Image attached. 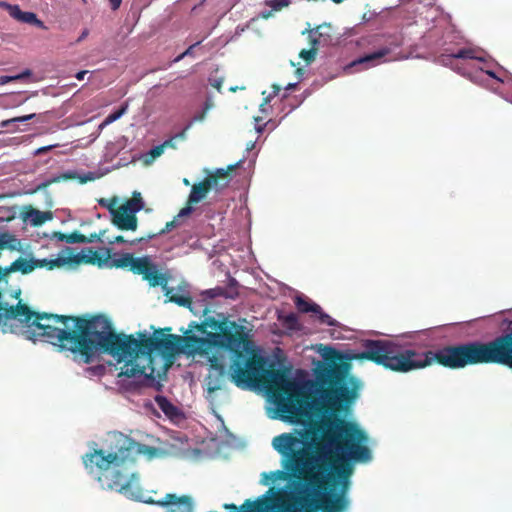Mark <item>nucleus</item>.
Masks as SVG:
<instances>
[{
    "mask_svg": "<svg viewBox=\"0 0 512 512\" xmlns=\"http://www.w3.org/2000/svg\"><path fill=\"white\" fill-rule=\"evenodd\" d=\"M170 327L157 329L153 335L138 332L134 335L116 333L110 323L105 342V354L119 363L125 362L118 377H140L154 380L156 368L153 353L164 357L179 354L188 356L209 355L213 349L232 352L235 359L231 364L230 377L239 388L245 389L263 384L269 398L275 405L278 418L289 423H300L309 418L319 404L313 395L317 384L313 380L291 378L285 369H265V359L258 355L246 358L250 341L245 327L226 317H206L201 323L192 321L188 328L180 331L183 335L166 334Z\"/></svg>",
    "mask_w": 512,
    "mask_h": 512,
    "instance_id": "f257e3e1",
    "label": "nucleus"
},
{
    "mask_svg": "<svg viewBox=\"0 0 512 512\" xmlns=\"http://www.w3.org/2000/svg\"><path fill=\"white\" fill-rule=\"evenodd\" d=\"M366 432L352 421L334 416L310 422L294 433H282L272 440L282 456L285 470L263 473V485L292 477L296 480V503L305 512H345L346 494L353 473L351 462L372 459Z\"/></svg>",
    "mask_w": 512,
    "mask_h": 512,
    "instance_id": "f03ea898",
    "label": "nucleus"
},
{
    "mask_svg": "<svg viewBox=\"0 0 512 512\" xmlns=\"http://www.w3.org/2000/svg\"><path fill=\"white\" fill-rule=\"evenodd\" d=\"M362 346L363 351L359 353H341L329 346L320 349L324 362L318 361L315 368L317 386L313 388V395L319 404L313 411L324 409L336 414L347 411L353 404L361 384L356 377L349 376L352 360L371 361L399 373L425 368L434 361L450 369L475 364L509 367L510 332L489 342L445 346L436 352H420L406 344L384 339H367Z\"/></svg>",
    "mask_w": 512,
    "mask_h": 512,
    "instance_id": "7ed1b4c3",
    "label": "nucleus"
},
{
    "mask_svg": "<svg viewBox=\"0 0 512 512\" xmlns=\"http://www.w3.org/2000/svg\"><path fill=\"white\" fill-rule=\"evenodd\" d=\"M17 319L26 324L28 339L45 341L60 350L79 353L86 364H90L98 352L105 353L103 342L107 338L110 321L103 315L86 318L31 310V314Z\"/></svg>",
    "mask_w": 512,
    "mask_h": 512,
    "instance_id": "20e7f679",
    "label": "nucleus"
},
{
    "mask_svg": "<svg viewBox=\"0 0 512 512\" xmlns=\"http://www.w3.org/2000/svg\"><path fill=\"white\" fill-rule=\"evenodd\" d=\"M145 448H147L145 445L127 439L115 452L106 453L103 449H94L86 453L82 460L85 468L91 472L95 468L99 471H107L111 465L119 466L127 460H133L134 455L143 453Z\"/></svg>",
    "mask_w": 512,
    "mask_h": 512,
    "instance_id": "39448f33",
    "label": "nucleus"
},
{
    "mask_svg": "<svg viewBox=\"0 0 512 512\" xmlns=\"http://www.w3.org/2000/svg\"><path fill=\"white\" fill-rule=\"evenodd\" d=\"M240 163L241 161L235 165H229L227 169H216L215 172L209 173L204 180L194 184L191 188L187 205L179 211L178 217H185L190 215L193 211L192 206L203 200L211 189L220 191L226 187L230 182V173L234 171L236 167L240 165Z\"/></svg>",
    "mask_w": 512,
    "mask_h": 512,
    "instance_id": "423d86ee",
    "label": "nucleus"
},
{
    "mask_svg": "<svg viewBox=\"0 0 512 512\" xmlns=\"http://www.w3.org/2000/svg\"><path fill=\"white\" fill-rule=\"evenodd\" d=\"M133 255L130 253H123L119 256L115 255L112 257L110 248H100L98 251H94L93 248H87L83 250V254L76 255L74 262L97 264L99 267L109 268H127L131 267Z\"/></svg>",
    "mask_w": 512,
    "mask_h": 512,
    "instance_id": "0eeeda50",
    "label": "nucleus"
},
{
    "mask_svg": "<svg viewBox=\"0 0 512 512\" xmlns=\"http://www.w3.org/2000/svg\"><path fill=\"white\" fill-rule=\"evenodd\" d=\"M204 357H207L210 362V372L205 382L207 391L211 394L225 387L228 378L227 370L225 364L213 352Z\"/></svg>",
    "mask_w": 512,
    "mask_h": 512,
    "instance_id": "6e6552de",
    "label": "nucleus"
},
{
    "mask_svg": "<svg viewBox=\"0 0 512 512\" xmlns=\"http://www.w3.org/2000/svg\"><path fill=\"white\" fill-rule=\"evenodd\" d=\"M64 264V260L57 258L53 260L48 259H27L24 257H18L9 266H7V272H20L24 275L33 272L36 268H48L54 269Z\"/></svg>",
    "mask_w": 512,
    "mask_h": 512,
    "instance_id": "1a4fd4ad",
    "label": "nucleus"
},
{
    "mask_svg": "<svg viewBox=\"0 0 512 512\" xmlns=\"http://www.w3.org/2000/svg\"><path fill=\"white\" fill-rule=\"evenodd\" d=\"M482 51L474 47H462L455 50L445 49V53L439 56V62L446 66H451L453 69L460 71V68L454 66L457 60H479L483 61L481 56Z\"/></svg>",
    "mask_w": 512,
    "mask_h": 512,
    "instance_id": "9d476101",
    "label": "nucleus"
},
{
    "mask_svg": "<svg viewBox=\"0 0 512 512\" xmlns=\"http://www.w3.org/2000/svg\"><path fill=\"white\" fill-rule=\"evenodd\" d=\"M111 222L119 230L123 231H135L138 226L136 215L120 206L117 207V210L113 211Z\"/></svg>",
    "mask_w": 512,
    "mask_h": 512,
    "instance_id": "9b49d317",
    "label": "nucleus"
},
{
    "mask_svg": "<svg viewBox=\"0 0 512 512\" xmlns=\"http://www.w3.org/2000/svg\"><path fill=\"white\" fill-rule=\"evenodd\" d=\"M31 314V309L24 303L19 301L15 306H8L2 303V292L0 291V325H6V322L11 319H17L22 315Z\"/></svg>",
    "mask_w": 512,
    "mask_h": 512,
    "instance_id": "f8f14e48",
    "label": "nucleus"
},
{
    "mask_svg": "<svg viewBox=\"0 0 512 512\" xmlns=\"http://www.w3.org/2000/svg\"><path fill=\"white\" fill-rule=\"evenodd\" d=\"M208 100H210V98H208ZM211 107H212V103L210 101H207L205 103L203 110L201 112L195 114L193 116V118L191 119V121L186 125V127L181 132H179L176 135H174L173 137L165 140L162 143V145H165V148L169 147V148L175 149L176 148L175 140L176 139L184 140L186 138V132L191 128L193 123L200 122V121L204 120L207 111Z\"/></svg>",
    "mask_w": 512,
    "mask_h": 512,
    "instance_id": "ddd939ff",
    "label": "nucleus"
},
{
    "mask_svg": "<svg viewBox=\"0 0 512 512\" xmlns=\"http://www.w3.org/2000/svg\"><path fill=\"white\" fill-rule=\"evenodd\" d=\"M22 219L29 222L32 226H40L46 221L52 219L51 212H43L32 207H28L22 213Z\"/></svg>",
    "mask_w": 512,
    "mask_h": 512,
    "instance_id": "4468645a",
    "label": "nucleus"
},
{
    "mask_svg": "<svg viewBox=\"0 0 512 512\" xmlns=\"http://www.w3.org/2000/svg\"><path fill=\"white\" fill-rule=\"evenodd\" d=\"M316 32L311 31L309 34L310 48L303 49L299 53V57L303 59L306 64L312 63L317 55L318 47H319V38L315 37L314 34Z\"/></svg>",
    "mask_w": 512,
    "mask_h": 512,
    "instance_id": "2eb2a0df",
    "label": "nucleus"
},
{
    "mask_svg": "<svg viewBox=\"0 0 512 512\" xmlns=\"http://www.w3.org/2000/svg\"><path fill=\"white\" fill-rule=\"evenodd\" d=\"M143 279L147 280L152 287L162 286L165 288L167 285V278L158 271L156 265L153 263L151 264V269L143 276Z\"/></svg>",
    "mask_w": 512,
    "mask_h": 512,
    "instance_id": "dca6fc26",
    "label": "nucleus"
},
{
    "mask_svg": "<svg viewBox=\"0 0 512 512\" xmlns=\"http://www.w3.org/2000/svg\"><path fill=\"white\" fill-rule=\"evenodd\" d=\"M166 296L169 297V300L173 303H176L179 306L187 307L193 314H197L198 312L192 307L193 301L192 298L188 295L179 294L173 292V289H168L166 291Z\"/></svg>",
    "mask_w": 512,
    "mask_h": 512,
    "instance_id": "f3484780",
    "label": "nucleus"
},
{
    "mask_svg": "<svg viewBox=\"0 0 512 512\" xmlns=\"http://www.w3.org/2000/svg\"><path fill=\"white\" fill-rule=\"evenodd\" d=\"M151 260L148 257H134L131 262L130 270L138 275H146L147 271L151 269Z\"/></svg>",
    "mask_w": 512,
    "mask_h": 512,
    "instance_id": "a211bd4d",
    "label": "nucleus"
},
{
    "mask_svg": "<svg viewBox=\"0 0 512 512\" xmlns=\"http://www.w3.org/2000/svg\"><path fill=\"white\" fill-rule=\"evenodd\" d=\"M294 302L297 310L301 313L312 312L315 314L316 312H320V306L318 304L302 296H297Z\"/></svg>",
    "mask_w": 512,
    "mask_h": 512,
    "instance_id": "6ab92c4d",
    "label": "nucleus"
},
{
    "mask_svg": "<svg viewBox=\"0 0 512 512\" xmlns=\"http://www.w3.org/2000/svg\"><path fill=\"white\" fill-rule=\"evenodd\" d=\"M120 207L128 210L129 212L136 215L137 212L143 209L144 202L139 192H134L133 197L122 204Z\"/></svg>",
    "mask_w": 512,
    "mask_h": 512,
    "instance_id": "aec40b11",
    "label": "nucleus"
},
{
    "mask_svg": "<svg viewBox=\"0 0 512 512\" xmlns=\"http://www.w3.org/2000/svg\"><path fill=\"white\" fill-rule=\"evenodd\" d=\"M177 218H179V217L177 216L173 220L167 222L165 227L163 229H161L160 231H158L156 233L148 234L146 237H141L139 239H135V240L131 241L130 244L133 245V244L142 242L144 240H150V239L155 238L158 235H163L165 233L170 232L172 229H174L178 226Z\"/></svg>",
    "mask_w": 512,
    "mask_h": 512,
    "instance_id": "412c9836",
    "label": "nucleus"
},
{
    "mask_svg": "<svg viewBox=\"0 0 512 512\" xmlns=\"http://www.w3.org/2000/svg\"><path fill=\"white\" fill-rule=\"evenodd\" d=\"M56 237L61 240L65 241L66 243L73 244V243H84L86 240V236L84 234H81L78 231H73L71 233L65 234V233H57Z\"/></svg>",
    "mask_w": 512,
    "mask_h": 512,
    "instance_id": "4be33fe9",
    "label": "nucleus"
},
{
    "mask_svg": "<svg viewBox=\"0 0 512 512\" xmlns=\"http://www.w3.org/2000/svg\"><path fill=\"white\" fill-rule=\"evenodd\" d=\"M19 22L35 25L41 29H46L44 23L37 18L33 12H23L20 15Z\"/></svg>",
    "mask_w": 512,
    "mask_h": 512,
    "instance_id": "5701e85b",
    "label": "nucleus"
},
{
    "mask_svg": "<svg viewBox=\"0 0 512 512\" xmlns=\"http://www.w3.org/2000/svg\"><path fill=\"white\" fill-rule=\"evenodd\" d=\"M387 53H388V50H386V49L375 51L373 53H370L368 55H365V56L359 58L357 61L354 62V64H364V63L374 64L375 61L383 58Z\"/></svg>",
    "mask_w": 512,
    "mask_h": 512,
    "instance_id": "b1692460",
    "label": "nucleus"
},
{
    "mask_svg": "<svg viewBox=\"0 0 512 512\" xmlns=\"http://www.w3.org/2000/svg\"><path fill=\"white\" fill-rule=\"evenodd\" d=\"M155 402L166 415L171 416L174 414L176 408L166 397L160 395L156 396Z\"/></svg>",
    "mask_w": 512,
    "mask_h": 512,
    "instance_id": "393cba45",
    "label": "nucleus"
},
{
    "mask_svg": "<svg viewBox=\"0 0 512 512\" xmlns=\"http://www.w3.org/2000/svg\"><path fill=\"white\" fill-rule=\"evenodd\" d=\"M115 477L116 479L114 480V482L112 484H109L108 487L110 489H116L123 493H127L131 486L130 482L123 479V476L119 472L115 474Z\"/></svg>",
    "mask_w": 512,
    "mask_h": 512,
    "instance_id": "a878e982",
    "label": "nucleus"
},
{
    "mask_svg": "<svg viewBox=\"0 0 512 512\" xmlns=\"http://www.w3.org/2000/svg\"><path fill=\"white\" fill-rule=\"evenodd\" d=\"M0 7L5 9L12 18L19 21L22 10L20 9V7L18 5H12V4L2 1V2H0Z\"/></svg>",
    "mask_w": 512,
    "mask_h": 512,
    "instance_id": "bb28decb",
    "label": "nucleus"
},
{
    "mask_svg": "<svg viewBox=\"0 0 512 512\" xmlns=\"http://www.w3.org/2000/svg\"><path fill=\"white\" fill-rule=\"evenodd\" d=\"M128 107V104H124L122 105L119 109H117L116 111L110 113L104 120L103 124L104 125H108L114 121H116L117 119H119L126 111Z\"/></svg>",
    "mask_w": 512,
    "mask_h": 512,
    "instance_id": "cd10ccee",
    "label": "nucleus"
},
{
    "mask_svg": "<svg viewBox=\"0 0 512 512\" xmlns=\"http://www.w3.org/2000/svg\"><path fill=\"white\" fill-rule=\"evenodd\" d=\"M318 316V320L322 324H326L328 326H336L337 321L333 319L330 315L323 312L322 308L320 307V312L315 313Z\"/></svg>",
    "mask_w": 512,
    "mask_h": 512,
    "instance_id": "c85d7f7f",
    "label": "nucleus"
},
{
    "mask_svg": "<svg viewBox=\"0 0 512 512\" xmlns=\"http://www.w3.org/2000/svg\"><path fill=\"white\" fill-rule=\"evenodd\" d=\"M35 117V113H31V114H28V115H24V116H18V117H14L12 119H8V120H4L1 122L0 124V127L1 128H6L9 126L10 123H13V122H25L27 120H30L32 118Z\"/></svg>",
    "mask_w": 512,
    "mask_h": 512,
    "instance_id": "c756f323",
    "label": "nucleus"
},
{
    "mask_svg": "<svg viewBox=\"0 0 512 512\" xmlns=\"http://www.w3.org/2000/svg\"><path fill=\"white\" fill-rule=\"evenodd\" d=\"M31 75V72L29 70H26L25 72L21 73V74H18V75H15V76H1L0 77V85H4L10 81H13V80H19V79H22L24 77H28Z\"/></svg>",
    "mask_w": 512,
    "mask_h": 512,
    "instance_id": "7c9ffc66",
    "label": "nucleus"
},
{
    "mask_svg": "<svg viewBox=\"0 0 512 512\" xmlns=\"http://www.w3.org/2000/svg\"><path fill=\"white\" fill-rule=\"evenodd\" d=\"M290 0H270L267 5L270 6L274 11H279L284 7L289 6Z\"/></svg>",
    "mask_w": 512,
    "mask_h": 512,
    "instance_id": "2f4dec72",
    "label": "nucleus"
},
{
    "mask_svg": "<svg viewBox=\"0 0 512 512\" xmlns=\"http://www.w3.org/2000/svg\"><path fill=\"white\" fill-rule=\"evenodd\" d=\"M116 202H117L116 198H112V199H104L103 198V199L99 200V204L102 207L107 208L111 215H112L113 211L117 210V207H115Z\"/></svg>",
    "mask_w": 512,
    "mask_h": 512,
    "instance_id": "473e14b6",
    "label": "nucleus"
},
{
    "mask_svg": "<svg viewBox=\"0 0 512 512\" xmlns=\"http://www.w3.org/2000/svg\"><path fill=\"white\" fill-rule=\"evenodd\" d=\"M209 83L216 90V92L222 93V85L224 83L223 78L212 75L209 78Z\"/></svg>",
    "mask_w": 512,
    "mask_h": 512,
    "instance_id": "72a5a7b5",
    "label": "nucleus"
},
{
    "mask_svg": "<svg viewBox=\"0 0 512 512\" xmlns=\"http://www.w3.org/2000/svg\"><path fill=\"white\" fill-rule=\"evenodd\" d=\"M283 322L288 328L295 329L298 324V317L296 314L290 313L284 317Z\"/></svg>",
    "mask_w": 512,
    "mask_h": 512,
    "instance_id": "f704fd0d",
    "label": "nucleus"
},
{
    "mask_svg": "<svg viewBox=\"0 0 512 512\" xmlns=\"http://www.w3.org/2000/svg\"><path fill=\"white\" fill-rule=\"evenodd\" d=\"M164 149H165V145H162V144L153 147L149 151V156L151 158V161H153L157 157L161 156L163 154V152H164Z\"/></svg>",
    "mask_w": 512,
    "mask_h": 512,
    "instance_id": "c9c22d12",
    "label": "nucleus"
},
{
    "mask_svg": "<svg viewBox=\"0 0 512 512\" xmlns=\"http://www.w3.org/2000/svg\"><path fill=\"white\" fill-rule=\"evenodd\" d=\"M105 230L99 232V233H91L89 236H86V240L84 243H93V242H100L102 241V236L104 235Z\"/></svg>",
    "mask_w": 512,
    "mask_h": 512,
    "instance_id": "e433bc0d",
    "label": "nucleus"
},
{
    "mask_svg": "<svg viewBox=\"0 0 512 512\" xmlns=\"http://www.w3.org/2000/svg\"><path fill=\"white\" fill-rule=\"evenodd\" d=\"M199 42L189 46L183 53H181L179 56H177L175 59H174V62H179L180 60H182L184 57L186 56H192L193 55V49L195 48L196 45H198Z\"/></svg>",
    "mask_w": 512,
    "mask_h": 512,
    "instance_id": "4c0bfd02",
    "label": "nucleus"
},
{
    "mask_svg": "<svg viewBox=\"0 0 512 512\" xmlns=\"http://www.w3.org/2000/svg\"><path fill=\"white\" fill-rule=\"evenodd\" d=\"M76 178V174L74 172H66L63 173L61 176L54 178L50 181V183L58 182L60 180H72Z\"/></svg>",
    "mask_w": 512,
    "mask_h": 512,
    "instance_id": "58836bf2",
    "label": "nucleus"
},
{
    "mask_svg": "<svg viewBox=\"0 0 512 512\" xmlns=\"http://www.w3.org/2000/svg\"><path fill=\"white\" fill-rule=\"evenodd\" d=\"M272 98H264V101L260 104V112L264 115L268 114V109L270 106V101Z\"/></svg>",
    "mask_w": 512,
    "mask_h": 512,
    "instance_id": "ea45409f",
    "label": "nucleus"
},
{
    "mask_svg": "<svg viewBox=\"0 0 512 512\" xmlns=\"http://www.w3.org/2000/svg\"><path fill=\"white\" fill-rule=\"evenodd\" d=\"M264 119L263 116H256L254 117V120L256 122V126H255V130L257 131V133H262L265 129V126L266 124H263V125H260L259 123L262 122Z\"/></svg>",
    "mask_w": 512,
    "mask_h": 512,
    "instance_id": "a19ab883",
    "label": "nucleus"
},
{
    "mask_svg": "<svg viewBox=\"0 0 512 512\" xmlns=\"http://www.w3.org/2000/svg\"><path fill=\"white\" fill-rule=\"evenodd\" d=\"M58 145L57 144H54V145H48V146H43V147H40L38 149L35 150L34 152V155H42L44 153H47L48 151L52 150L53 148L57 147Z\"/></svg>",
    "mask_w": 512,
    "mask_h": 512,
    "instance_id": "79ce46f5",
    "label": "nucleus"
},
{
    "mask_svg": "<svg viewBox=\"0 0 512 512\" xmlns=\"http://www.w3.org/2000/svg\"><path fill=\"white\" fill-rule=\"evenodd\" d=\"M109 3L113 10H117L121 5L122 0H109Z\"/></svg>",
    "mask_w": 512,
    "mask_h": 512,
    "instance_id": "37998d69",
    "label": "nucleus"
},
{
    "mask_svg": "<svg viewBox=\"0 0 512 512\" xmlns=\"http://www.w3.org/2000/svg\"><path fill=\"white\" fill-rule=\"evenodd\" d=\"M509 368L512 369V331L510 332Z\"/></svg>",
    "mask_w": 512,
    "mask_h": 512,
    "instance_id": "c03bdc74",
    "label": "nucleus"
},
{
    "mask_svg": "<svg viewBox=\"0 0 512 512\" xmlns=\"http://www.w3.org/2000/svg\"><path fill=\"white\" fill-rule=\"evenodd\" d=\"M127 241L124 239L123 236L121 235H118L114 238V240L110 241V244H113V243H126Z\"/></svg>",
    "mask_w": 512,
    "mask_h": 512,
    "instance_id": "a18cd8bd",
    "label": "nucleus"
},
{
    "mask_svg": "<svg viewBox=\"0 0 512 512\" xmlns=\"http://www.w3.org/2000/svg\"><path fill=\"white\" fill-rule=\"evenodd\" d=\"M10 273L7 272V267L3 268L0 266V280L9 275Z\"/></svg>",
    "mask_w": 512,
    "mask_h": 512,
    "instance_id": "49530a36",
    "label": "nucleus"
},
{
    "mask_svg": "<svg viewBox=\"0 0 512 512\" xmlns=\"http://www.w3.org/2000/svg\"><path fill=\"white\" fill-rule=\"evenodd\" d=\"M88 33H89V32H88V30H87V29H85V30L81 33L80 37L77 39V41H76V42H77V43L81 42L83 39H85V38L87 37Z\"/></svg>",
    "mask_w": 512,
    "mask_h": 512,
    "instance_id": "de8ad7c7",
    "label": "nucleus"
},
{
    "mask_svg": "<svg viewBox=\"0 0 512 512\" xmlns=\"http://www.w3.org/2000/svg\"><path fill=\"white\" fill-rule=\"evenodd\" d=\"M86 74H87V71H85V70H84V71H80V72H78V73L76 74V78H77L78 80H83V79H84V76H85Z\"/></svg>",
    "mask_w": 512,
    "mask_h": 512,
    "instance_id": "09e8293b",
    "label": "nucleus"
},
{
    "mask_svg": "<svg viewBox=\"0 0 512 512\" xmlns=\"http://www.w3.org/2000/svg\"><path fill=\"white\" fill-rule=\"evenodd\" d=\"M486 74H488L490 77L495 78L497 80H500L492 71H485Z\"/></svg>",
    "mask_w": 512,
    "mask_h": 512,
    "instance_id": "8fccbe9b",
    "label": "nucleus"
},
{
    "mask_svg": "<svg viewBox=\"0 0 512 512\" xmlns=\"http://www.w3.org/2000/svg\"><path fill=\"white\" fill-rule=\"evenodd\" d=\"M237 89H238V87H237V86H229V87H228V91H230V92H236V91H237Z\"/></svg>",
    "mask_w": 512,
    "mask_h": 512,
    "instance_id": "3c124183",
    "label": "nucleus"
},
{
    "mask_svg": "<svg viewBox=\"0 0 512 512\" xmlns=\"http://www.w3.org/2000/svg\"><path fill=\"white\" fill-rule=\"evenodd\" d=\"M271 15H272V12H271V11H269V12H267V13H263V18L267 19V18H269Z\"/></svg>",
    "mask_w": 512,
    "mask_h": 512,
    "instance_id": "603ef678",
    "label": "nucleus"
},
{
    "mask_svg": "<svg viewBox=\"0 0 512 512\" xmlns=\"http://www.w3.org/2000/svg\"><path fill=\"white\" fill-rule=\"evenodd\" d=\"M87 179L89 180H92L93 177H89V178H81V183H85L87 181Z\"/></svg>",
    "mask_w": 512,
    "mask_h": 512,
    "instance_id": "864d4df0",
    "label": "nucleus"
},
{
    "mask_svg": "<svg viewBox=\"0 0 512 512\" xmlns=\"http://www.w3.org/2000/svg\"><path fill=\"white\" fill-rule=\"evenodd\" d=\"M209 309L207 306L202 310L203 314L206 315L208 313Z\"/></svg>",
    "mask_w": 512,
    "mask_h": 512,
    "instance_id": "5fc2aeb1",
    "label": "nucleus"
},
{
    "mask_svg": "<svg viewBox=\"0 0 512 512\" xmlns=\"http://www.w3.org/2000/svg\"><path fill=\"white\" fill-rule=\"evenodd\" d=\"M294 87H296V84H288L286 88L290 89V88H294Z\"/></svg>",
    "mask_w": 512,
    "mask_h": 512,
    "instance_id": "6e6d98bb",
    "label": "nucleus"
},
{
    "mask_svg": "<svg viewBox=\"0 0 512 512\" xmlns=\"http://www.w3.org/2000/svg\"><path fill=\"white\" fill-rule=\"evenodd\" d=\"M206 293H207L210 297H214V294H213L212 290H208Z\"/></svg>",
    "mask_w": 512,
    "mask_h": 512,
    "instance_id": "4d7b16f0",
    "label": "nucleus"
},
{
    "mask_svg": "<svg viewBox=\"0 0 512 512\" xmlns=\"http://www.w3.org/2000/svg\"><path fill=\"white\" fill-rule=\"evenodd\" d=\"M332 2L336 3V4H339L342 2V0H331Z\"/></svg>",
    "mask_w": 512,
    "mask_h": 512,
    "instance_id": "13d9d810",
    "label": "nucleus"
},
{
    "mask_svg": "<svg viewBox=\"0 0 512 512\" xmlns=\"http://www.w3.org/2000/svg\"><path fill=\"white\" fill-rule=\"evenodd\" d=\"M274 88H275V90H276V91H275L276 93H278V92L280 91V87H278V86H274Z\"/></svg>",
    "mask_w": 512,
    "mask_h": 512,
    "instance_id": "bf43d9fd",
    "label": "nucleus"
},
{
    "mask_svg": "<svg viewBox=\"0 0 512 512\" xmlns=\"http://www.w3.org/2000/svg\"><path fill=\"white\" fill-rule=\"evenodd\" d=\"M20 293H21V291H20V290H18V291L16 292V294H15V297H16V298H17V297H19Z\"/></svg>",
    "mask_w": 512,
    "mask_h": 512,
    "instance_id": "052dcab7",
    "label": "nucleus"
},
{
    "mask_svg": "<svg viewBox=\"0 0 512 512\" xmlns=\"http://www.w3.org/2000/svg\"><path fill=\"white\" fill-rule=\"evenodd\" d=\"M184 183H185L186 185H188V184H189V182H188V180H187V179H184Z\"/></svg>",
    "mask_w": 512,
    "mask_h": 512,
    "instance_id": "680f3d73",
    "label": "nucleus"
},
{
    "mask_svg": "<svg viewBox=\"0 0 512 512\" xmlns=\"http://www.w3.org/2000/svg\"><path fill=\"white\" fill-rule=\"evenodd\" d=\"M169 512H176V509H171Z\"/></svg>",
    "mask_w": 512,
    "mask_h": 512,
    "instance_id": "e2e57ef3",
    "label": "nucleus"
}]
</instances>
